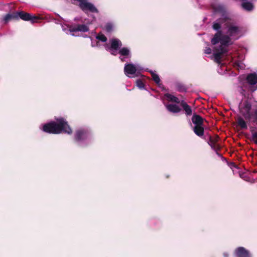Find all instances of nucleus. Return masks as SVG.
Here are the masks:
<instances>
[{"label":"nucleus","mask_w":257,"mask_h":257,"mask_svg":"<svg viewBox=\"0 0 257 257\" xmlns=\"http://www.w3.org/2000/svg\"><path fill=\"white\" fill-rule=\"evenodd\" d=\"M71 35L72 36H75V35H74V34H72H72H71Z\"/></svg>","instance_id":"obj_33"},{"label":"nucleus","mask_w":257,"mask_h":257,"mask_svg":"<svg viewBox=\"0 0 257 257\" xmlns=\"http://www.w3.org/2000/svg\"><path fill=\"white\" fill-rule=\"evenodd\" d=\"M17 19L20 18L24 21H31L32 23H34L37 22V20L40 19V18L37 16L31 15V14L24 12H18L16 13Z\"/></svg>","instance_id":"obj_8"},{"label":"nucleus","mask_w":257,"mask_h":257,"mask_svg":"<svg viewBox=\"0 0 257 257\" xmlns=\"http://www.w3.org/2000/svg\"><path fill=\"white\" fill-rule=\"evenodd\" d=\"M223 257H229V253L227 252H224L223 253Z\"/></svg>","instance_id":"obj_30"},{"label":"nucleus","mask_w":257,"mask_h":257,"mask_svg":"<svg viewBox=\"0 0 257 257\" xmlns=\"http://www.w3.org/2000/svg\"><path fill=\"white\" fill-rule=\"evenodd\" d=\"M165 96L168 101L175 102L177 104L180 103L181 104V101H180L179 98L177 97L168 93L166 94Z\"/></svg>","instance_id":"obj_20"},{"label":"nucleus","mask_w":257,"mask_h":257,"mask_svg":"<svg viewBox=\"0 0 257 257\" xmlns=\"http://www.w3.org/2000/svg\"><path fill=\"white\" fill-rule=\"evenodd\" d=\"M96 39L97 40V41L96 42H93L91 40V46L93 47H100L102 45L100 44V42L105 43L107 41V38L105 35L102 34H99L96 36ZM106 44H104V45Z\"/></svg>","instance_id":"obj_13"},{"label":"nucleus","mask_w":257,"mask_h":257,"mask_svg":"<svg viewBox=\"0 0 257 257\" xmlns=\"http://www.w3.org/2000/svg\"><path fill=\"white\" fill-rule=\"evenodd\" d=\"M56 120L42 124L40 128L49 134H59L64 133L71 135L72 133L71 128L65 118L60 117L56 118Z\"/></svg>","instance_id":"obj_2"},{"label":"nucleus","mask_w":257,"mask_h":257,"mask_svg":"<svg viewBox=\"0 0 257 257\" xmlns=\"http://www.w3.org/2000/svg\"><path fill=\"white\" fill-rule=\"evenodd\" d=\"M212 50L209 47H206L204 49V53L207 54H210L211 53Z\"/></svg>","instance_id":"obj_29"},{"label":"nucleus","mask_w":257,"mask_h":257,"mask_svg":"<svg viewBox=\"0 0 257 257\" xmlns=\"http://www.w3.org/2000/svg\"><path fill=\"white\" fill-rule=\"evenodd\" d=\"M252 140L255 144H257V131L252 133Z\"/></svg>","instance_id":"obj_28"},{"label":"nucleus","mask_w":257,"mask_h":257,"mask_svg":"<svg viewBox=\"0 0 257 257\" xmlns=\"http://www.w3.org/2000/svg\"><path fill=\"white\" fill-rule=\"evenodd\" d=\"M136 83L137 86L140 89H143L144 88V84L142 80H137Z\"/></svg>","instance_id":"obj_26"},{"label":"nucleus","mask_w":257,"mask_h":257,"mask_svg":"<svg viewBox=\"0 0 257 257\" xmlns=\"http://www.w3.org/2000/svg\"><path fill=\"white\" fill-rule=\"evenodd\" d=\"M237 124L242 129H246L247 127L246 122L240 116L238 117L237 119Z\"/></svg>","instance_id":"obj_22"},{"label":"nucleus","mask_w":257,"mask_h":257,"mask_svg":"<svg viewBox=\"0 0 257 257\" xmlns=\"http://www.w3.org/2000/svg\"><path fill=\"white\" fill-rule=\"evenodd\" d=\"M60 24L61 26V28L63 32L66 33L67 34H68L69 33H71L69 31V26H71V25H67L62 23H60Z\"/></svg>","instance_id":"obj_25"},{"label":"nucleus","mask_w":257,"mask_h":257,"mask_svg":"<svg viewBox=\"0 0 257 257\" xmlns=\"http://www.w3.org/2000/svg\"><path fill=\"white\" fill-rule=\"evenodd\" d=\"M218 137H209V140L208 142V144L211 147L212 150L216 152V154L220 156V155L217 153V151L219 149V147L217 144L218 141Z\"/></svg>","instance_id":"obj_14"},{"label":"nucleus","mask_w":257,"mask_h":257,"mask_svg":"<svg viewBox=\"0 0 257 257\" xmlns=\"http://www.w3.org/2000/svg\"><path fill=\"white\" fill-rule=\"evenodd\" d=\"M223 9V7H222V6H218V10H219V9ZM216 11H218V10H216Z\"/></svg>","instance_id":"obj_31"},{"label":"nucleus","mask_w":257,"mask_h":257,"mask_svg":"<svg viewBox=\"0 0 257 257\" xmlns=\"http://www.w3.org/2000/svg\"><path fill=\"white\" fill-rule=\"evenodd\" d=\"M240 114L248 122H253L257 124V108H251L248 100H242L239 104Z\"/></svg>","instance_id":"obj_3"},{"label":"nucleus","mask_w":257,"mask_h":257,"mask_svg":"<svg viewBox=\"0 0 257 257\" xmlns=\"http://www.w3.org/2000/svg\"><path fill=\"white\" fill-rule=\"evenodd\" d=\"M143 68L139 64L127 63L124 67L125 75L130 78H134L139 75Z\"/></svg>","instance_id":"obj_5"},{"label":"nucleus","mask_w":257,"mask_h":257,"mask_svg":"<svg viewBox=\"0 0 257 257\" xmlns=\"http://www.w3.org/2000/svg\"><path fill=\"white\" fill-rule=\"evenodd\" d=\"M69 31L71 33L80 32H86L89 30L87 24H81L69 26Z\"/></svg>","instance_id":"obj_11"},{"label":"nucleus","mask_w":257,"mask_h":257,"mask_svg":"<svg viewBox=\"0 0 257 257\" xmlns=\"http://www.w3.org/2000/svg\"><path fill=\"white\" fill-rule=\"evenodd\" d=\"M118 53L120 54L119 59L121 61H125V58H130L132 56L131 50L127 47L120 48L118 51Z\"/></svg>","instance_id":"obj_12"},{"label":"nucleus","mask_w":257,"mask_h":257,"mask_svg":"<svg viewBox=\"0 0 257 257\" xmlns=\"http://www.w3.org/2000/svg\"><path fill=\"white\" fill-rule=\"evenodd\" d=\"M74 4L78 5L82 11L87 13L88 12L91 13H98V10L94 5L89 2L88 0H73Z\"/></svg>","instance_id":"obj_6"},{"label":"nucleus","mask_w":257,"mask_h":257,"mask_svg":"<svg viewBox=\"0 0 257 257\" xmlns=\"http://www.w3.org/2000/svg\"><path fill=\"white\" fill-rule=\"evenodd\" d=\"M192 121L195 125H202L203 119L198 115H193L192 117Z\"/></svg>","instance_id":"obj_18"},{"label":"nucleus","mask_w":257,"mask_h":257,"mask_svg":"<svg viewBox=\"0 0 257 257\" xmlns=\"http://www.w3.org/2000/svg\"><path fill=\"white\" fill-rule=\"evenodd\" d=\"M193 131L195 134L199 137H202L204 134V128L202 125H195Z\"/></svg>","instance_id":"obj_17"},{"label":"nucleus","mask_w":257,"mask_h":257,"mask_svg":"<svg viewBox=\"0 0 257 257\" xmlns=\"http://www.w3.org/2000/svg\"><path fill=\"white\" fill-rule=\"evenodd\" d=\"M110 45L105 44V49L109 51L111 54L116 55L117 54L118 49L122 46L121 42L117 38H112L109 41Z\"/></svg>","instance_id":"obj_7"},{"label":"nucleus","mask_w":257,"mask_h":257,"mask_svg":"<svg viewBox=\"0 0 257 257\" xmlns=\"http://www.w3.org/2000/svg\"><path fill=\"white\" fill-rule=\"evenodd\" d=\"M241 6L244 10L247 11H251L253 9L252 4L249 2H243L241 4Z\"/></svg>","instance_id":"obj_21"},{"label":"nucleus","mask_w":257,"mask_h":257,"mask_svg":"<svg viewBox=\"0 0 257 257\" xmlns=\"http://www.w3.org/2000/svg\"><path fill=\"white\" fill-rule=\"evenodd\" d=\"M150 72L152 75V78L154 80V81L157 84H159L160 79L159 76L157 74H156V73H155L154 72H153L152 71H150Z\"/></svg>","instance_id":"obj_24"},{"label":"nucleus","mask_w":257,"mask_h":257,"mask_svg":"<svg viewBox=\"0 0 257 257\" xmlns=\"http://www.w3.org/2000/svg\"><path fill=\"white\" fill-rule=\"evenodd\" d=\"M17 19L16 13H13L12 14H8L5 16L3 18V21L5 23H7L12 20Z\"/></svg>","instance_id":"obj_19"},{"label":"nucleus","mask_w":257,"mask_h":257,"mask_svg":"<svg viewBox=\"0 0 257 257\" xmlns=\"http://www.w3.org/2000/svg\"><path fill=\"white\" fill-rule=\"evenodd\" d=\"M180 105L183 108L187 115H191L192 114L191 108L184 101L182 100Z\"/></svg>","instance_id":"obj_16"},{"label":"nucleus","mask_w":257,"mask_h":257,"mask_svg":"<svg viewBox=\"0 0 257 257\" xmlns=\"http://www.w3.org/2000/svg\"><path fill=\"white\" fill-rule=\"evenodd\" d=\"M114 28V24L110 22L106 23L104 26L105 31L109 33L112 32Z\"/></svg>","instance_id":"obj_23"},{"label":"nucleus","mask_w":257,"mask_h":257,"mask_svg":"<svg viewBox=\"0 0 257 257\" xmlns=\"http://www.w3.org/2000/svg\"><path fill=\"white\" fill-rule=\"evenodd\" d=\"M246 80L250 85V90L253 92L257 90V75L256 73H250L246 77Z\"/></svg>","instance_id":"obj_10"},{"label":"nucleus","mask_w":257,"mask_h":257,"mask_svg":"<svg viewBox=\"0 0 257 257\" xmlns=\"http://www.w3.org/2000/svg\"><path fill=\"white\" fill-rule=\"evenodd\" d=\"M93 136L91 131L87 128H80L77 130L74 135V141L80 147L89 146L92 141Z\"/></svg>","instance_id":"obj_4"},{"label":"nucleus","mask_w":257,"mask_h":257,"mask_svg":"<svg viewBox=\"0 0 257 257\" xmlns=\"http://www.w3.org/2000/svg\"><path fill=\"white\" fill-rule=\"evenodd\" d=\"M167 110L173 113H177L181 111V108L177 103H169L165 105Z\"/></svg>","instance_id":"obj_15"},{"label":"nucleus","mask_w":257,"mask_h":257,"mask_svg":"<svg viewBox=\"0 0 257 257\" xmlns=\"http://www.w3.org/2000/svg\"><path fill=\"white\" fill-rule=\"evenodd\" d=\"M225 25V34L218 31L211 41L213 53L210 58L218 64L228 52V46L232 43L231 40H237L243 35L242 28L236 24L227 21Z\"/></svg>","instance_id":"obj_1"},{"label":"nucleus","mask_w":257,"mask_h":257,"mask_svg":"<svg viewBox=\"0 0 257 257\" xmlns=\"http://www.w3.org/2000/svg\"><path fill=\"white\" fill-rule=\"evenodd\" d=\"M240 89H241L242 90V91L241 92V94L244 95V94L243 92L244 91V90H243L241 88H240Z\"/></svg>","instance_id":"obj_32"},{"label":"nucleus","mask_w":257,"mask_h":257,"mask_svg":"<svg viewBox=\"0 0 257 257\" xmlns=\"http://www.w3.org/2000/svg\"><path fill=\"white\" fill-rule=\"evenodd\" d=\"M213 28L216 31H219L221 28V25L218 23H214L213 25Z\"/></svg>","instance_id":"obj_27"},{"label":"nucleus","mask_w":257,"mask_h":257,"mask_svg":"<svg viewBox=\"0 0 257 257\" xmlns=\"http://www.w3.org/2000/svg\"><path fill=\"white\" fill-rule=\"evenodd\" d=\"M233 256L234 257H252L250 251L242 246L237 247L234 249Z\"/></svg>","instance_id":"obj_9"}]
</instances>
